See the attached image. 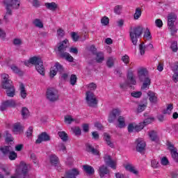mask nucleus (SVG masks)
<instances>
[{
    "mask_svg": "<svg viewBox=\"0 0 178 178\" xmlns=\"http://www.w3.org/2000/svg\"><path fill=\"white\" fill-rule=\"evenodd\" d=\"M1 86L2 88L6 90V94L7 97L13 98L16 95V89L15 86L12 85V81L9 79V75L7 74H3L1 75Z\"/></svg>",
    "mask_w": 178,
    "mask_h": 178,
    "instance_id": "f257e3e1",
    "label": "nucleus"
},
{
    "mask_svg": "<svg viewBox=\"0 0 178 178\" xmlns=\"http://www.w3.org/2000/svg\"><path fill=\"white\" fill-rule=\"evenodd\" d=\"M138 77L140 81H143L141 90H147L151 86V79L148 77V70L146 68L138 69Z\"/></svg>",
    "mask_w": 178,
    "mask_h": 178,
    "instance_id": "f03ea898",
    "label": "nucleus"
},
{
    "mask_svg": "<svg viewBox=\"0 0 178 178\" xmlns=\"http://www.w3.org/2000/svg\"><path fill=\"white\" fill-rule=\"evenodd\" d=\"M68 42L69 41L67 40H65L60 42V45L58 47V55L60 56V58L67 60V62H73V60H74L73 56H72L70 54L65 51H66V48H67Z\"/></svg>",
    "mask_w": 178,
    "mask_h": 178,
    "instance_id": "7ed1b4c3",
    "label": "nucleus"
},
{
    "mask_svg": "<svg viewBox=\"0 0 178 178\" xmlns=\"http://www.w3.org/2000/svg\"><path fill=\"white\" fill-rule=\"evenodd\" d=\"M144 28L141 26L131 27L129 29V38L133 45H137L138 38L143 35Z\"/></svg>",
    "mask_w": 178,
    "mask_h": 178,
    "instance_id": "20e7f679",
    "label": "nucleus"
},
{
    "mask_svg": "<svg viewBox=\"0 0 178 178\" xmlns=\"http://www.w3.org/2000/svg\"><path fill=\"white\" fill-rule=\"evenodd\" d=\"M6 14L4 16L5 20H8V16H11L12 9H19L20 8V1L19 0H4Z\"/></svg>",
    "mask_w": 178,
    "mask_h": 178,
    "instance_id": "39448f33",
    "label": "nucleus"
},
{
    "mask_svg": "<svg viewBox=\"0 0 178 178\" xmlns=\"http://www.w3.org/2000/svg\"><path fill=\"white\" fill-rule=\"evenodd\" d=\"M29 62L31 65H35V70L41 76H45V68L42 60L37 56H33L29 58Z\"/></svg>",
    "mask_w": 178,
    "mask_h": 178,
    "instance_id": "423d86ee",
    "label": "nucleus"
},
{
    "mask_svg": "<svg viewBox=\"0 0 178 178\" xmlns=\"http://www.w3.org/2000/svg\"><path fill=\"white\" fill-rule=\"evenodd\" d=\"M46 98L50 102H56V101H58V99H59V95L58 94V90L53 88H48L46 92Z\"/></svg>",
    "mask_w": 178,
    "mask_h": 178,
    "instance_id": "0eeeda50",
    "label": "nucleus"
},
{
    "mask_svg": "<svg viewBox=\"0 0 178 178\" xmlns=\"http://www.w3.org/2000/svg\"><path fill=\"white\" fill-rule=\"evenodd\" d=\"M28 172L29 167L24 161H21L19 167L16 169L17 175L22 176L23 178H30Z\"/></svg>",
    "mask_w": 178,
    "mask_h": 178,
    "instance_id": "6e6552de",
    "label": "nucleus"
},
{
    "mask_svg": "<svg viewBox=\"0 0 178 178\" xmlns=\"http://www.w3.org/2000/svg\"><path fill=\"white\" fill-rule=\"evenodd\" d=\"M17 106V104L16 103V100L13 99L5 100L1 102L0 106V111L3 112L7 110L8 108H16Z\"/></svg>",
    "mask_w": 178,
    "mask_h": 178,
    "instance_id": "1a4fd4ad",
    "label": "nucleus"
},
{
    "mask_svg": "<svg viewBox=\"0 0 178 178\" xmlns=\"http://www.w3.org/2000/svg\"><path fill=\"white\" fill-rule=\"evenodd\" d=\"M86 102L88 106L94 107L98 104V100L95 98L94 92L88 90L86 92Z\"/></svg>",
    "mask_w": 178,
    "mask_h": 178,
    "instance_id": "9d476101",
    "label": "nucleus"
},
{
    "mask_svg": "<svg viewBox=\"0 0 178 178\" xmlns=\"http://www.w3.org/2000/svg\"><path fill=\"white\" fill-rule=\"evenodd\" d=\"M58 72H59V73H63L65 72V69L63 68V66L60 65V63L56 62L54 66L50 69V77H55Z\"/></svg>",
    "mask_w": 178,
    "mask_h": 178,
    "instance_id": "9b49d317",
    "label": "nucleus"
},
{
    "mask_svg": "<svg viewBox=\"0 0 178 178\" xmlns=\"http://www.w3.org/2000/svg\"><path fill=\"white\" fill-rule=\"evenodd\" d=\"M122 111L119 108L113 109L108 115V123H113L116 120L118 116H120Z\"/></svg>",
    "mask_w": 178,
    "mask_h": 178,
    "instance_id": "f8f14e48",
    "label": "nucleus"
},
{
    "mask_svg": "<svg viewBox=\"0 0 178 178\" xmlns=\"http://www.w3.org/2000/svg\"><path fill=\"white\" fill-rule=\"evenodd\" d=\"M104 162L107 166L111 168V169H116V165H118L116 160H112V156L106 154L104 157Z\"/></svg>",
    "mask_w": 178,
    "mask_h": 178,
    "instance_id": "ddd939ff",
    "label": "nucleus"
},
{
    "mask_svg": "<svg viewBox=\"0 0 178 178\" xmlns=\"http://www.w3.org/2000/svg\"><path fill=\"white\" fill-rule=\"evenodd\" d=\"M136 151L138 152H143V151H145V147H147V144L145 143V141L143 140V138L136 139Z\"/></svg>",
    "mask_w": 178,
    "mask_h": 178,
    "instance_id": "4468645a",
    "label": "nucleus"
},
{
    "mask_svg": "<svg viewBox=\"0 0 178 178\" xmlns=\"http://www.w3.org/2000/svg\"><path fill=\"white\" fill-rule=\"evenodd\" d=\"M98 173L101 178H104L106 177V176H109L111 171L106 165H103L99 167Z\"/></svg>",
    "mask_w": 178,
    "mask_h": 178,
    "instance_id": "2eb2a0df",
    "label": "nucleus"
},
{
    "mask_svg": "<svg viewBox=\"0 0 178 178\" xmlns=\"http://www.w3.org/2000/svg\"><path fill=\"white\" fill-rule=\"evenodd\" d=\"M51 140V136L47 134V132H42L38 136V139L36 140V144H41L42 141L47 142Z\"/></svg>",
    "mask_w": 178,
    "mask_h": 178,
    "instance_id": "dca6fc26",
    "label": "nucleus"
},
{
    "mask_svg": "<svg viewBox=\"0 0 178 178\" xmlns=\"http://www.w3.org/2000/svg\"><path fill=\"white\" fill-rule=\"evenodd\" d=\"M171 70L174 73L172 75V80L174 83L178 81V62H175L172 66H171Z\"/></svg>",
    "mask_w": 178,
    "mask_h": 178,
    "instance_id": "f3484780",
    "label": "nucleus"
},
{
    "mask_svg": "<svg viewBox=\"0 0 178 178\" xmlns=\"http://www.w3.org/2000/svg\"><path fill=\"white\" fill-rule=\"evenodd\" d=\"M24 129V127L22 126V124H20V122H17L13 124V131L15 134H19V133H22Z\"/></svg>",
    "mask_w": 178,
    "mask_h": 178,
    "instance_id": "a211bd4d",
    "label": "nucleus"
},
{
    "mask_svg": "<svg viewBox=\"0 0 178 178\" xmlns=\"http://www.w3.org/2000/svg\"><path fill=\"white\" fill-rule=\"evenodd\" d=\"M177 19V15L175 13H170L168 15V26L175 25V22Z\"/></svg>",
    "mask_w": 178,
    "mask_h": 178,
    "instance_id": "6ab92c4d",
    "label": "nucleus"
},
{
    "mask_svg": "<svg viewBox=\"0 0 178 178\" xmlns=\"http://www.w3.org/2000/svg\"><path fill=\"white\" fill-rule=\"evenodd\" d=\"M80 175V171L76 168H73L67 173V177L68 178H76V176Z\"/></svg>",
    "mask_w": 178,
    "mask_h": 178,
    "instance_id": "aec40b11",
    "label": "nucleus"
},
{
    "mask_svg": "<svg viewBox=\"0 0 178 178\" xmlns=\"http://www.w3.org/2000/svg\"><path fill=\"white\" fill-rule=\"evenodd\" d=\"M19 95L23 99H26L27 97V90H26V88L23 83H20L19 85Z\"/></svg>",
    "mask_w": 178,
    "mask_h": 178,
    "instance_id": "412c9836",
    "label": "nucleus"
},
{
    "mask_svg": "<svg viewBox=\"0 0 178 178\" xmlns=\"http://www.w3.org/2000/svg\"><path fill=\"white\" fill-rule=\"evenodd\" d=\"M147 95L149 97V99L152 104H156V101H158V97L156 96V94H155L152 91H149L147 92Z\"/></svg>",
    "mask_w": 178,
    "mask_h": 178,
    "instance_id": "4be33fe9",
    "label": "nucleus"
},
{
    "mask_svg": "<svg viewBox=\"0 0 178 178\" xmlns=\"http://www.w3.org/2000/svg\"><path fill=\"white\" fill-rule=\"evenodd\" d=\"M49 159L51 166H56V165H58L59 163V158L55 154L50 155Z\"/></svg>",
    "mask_w": 178,
    "mask_h": 178,
    "instance_id": "5701e85b",
    "label": "nucleus"
},
{
    "mask_svg": "<svg viewBox=\"0 0 178 178\" xmlns=\"http://www.w3.org/2000/svg\"><path fill=\"white\" fill-rule=\"evenodd\" d=\"M86 147L88 152H90L91 154H93V155H98V154H99V152H98L97 149H95L92 145L88 143L86 145Z\"/></svg>",
    "mask_w": 178,
    "mask_h": 178,
    "instance_id": "b1692460",
    "label": "nucleus"
},
{
    "mask_svg": "<svg viewBox=\"0 0 178 178\" xmlns=\"http://www.w3.org/2000/svg\"><path fill=\"white\" fill-rule=\"evenodd\" d=\"M127 80H129V84H132L133 86L137 84V81H136V79H134V74H133L132 72H128Z\"/></svg>",
    "mask_w": 178,
    "mask_h": 178,
    "instance_id": "393cba45",
    "label": "nucleus"
},
{
    "mask_svg": "<svg viewBox=\"0 0 178 178\" xmlns=\"http://www.w3.org/2000/svg\"><path fill=\"white\" fill-rule=\"evenodd\" d=\"M149 136L152 141H154L155 143H158V141H159V138H158V133L155 131H151L149 132Z\"/></svg>",
    "mask_w": 178,
    "mask_h": 178,
    "instance_id": "a878e982",
    "label": "nucleus"
},
{
    "mask_svg": "<svg viewBox=\"0 0 178 178\" xmlns=\"http://www.w3.org/2000/svg\"><path fill=\"white\" fill-rule=\"evenodd\" d=\"M118 127L120 129H123L126 127V119L123 116H119L118 118Z\"/></svg>",
    "mask_w": 178,
    "mask_h": 178,
    "instance_id": "bb28decb",
    "label": "nucleus"
},
{
    "mask_svg": "<svg viewBox=\"0 0 178 178\" xmlns=\"http://www.w3.org/2000/svg\"><path fill=\"white\" fill-rule=\"evenodd\" d=\"M84 172L88 173V175H94L95 170H94V168L92 166L89 165H84L83 166Z\"/></svg>",
    "mask_w": 178,
    "mask_h": 178,
    "instance_id": "cd10ccee",
    "label": "nucleus"
},
{
    "mask_svg": "<svg viewBox=\"0 0 178 178\" xmlns=\"http://www.w3.org/2000/svg\"><path fill=\"white\" fill-rule=\"evenodd\" d=\"M44 6H46L47 9H49V10H52L53 12L56 10L58 8V5L56 4L55 2L45 3Z\"/></svg>",
    "mask_w": 178,
    "mask_h": 178,
    "instance_id": "c85d7f7f",
    "label": "nucleus"
},
{
    "mask_svg": "<svg viewBox=\"0 0 178 178\" xmlns=\"http://www.w3.org/2000/svg\"><path fill=\"white\" fill-rule=\"evenodd\" d=\"M33 24L38 29L44 28V23H42V21L38 18H36L33 21Z\"/></svg>",
    "mask_w": 178,
    "mask_h": 178,
    "instance_id": "c756f323",
    "label": "nucleus"
},
{
    "mask_svg": "<svg viewBox=\"0 0 178 178\" xmlns=\"http://www.w3.org/2000/svg\"><path fill=\"white\" fill-rule=\"evenodd\" d=\"M58 136L63 141L64 143H66L67 140H69V136H67V134L65 131H58Z\"/></svg>",
    "mask_w": 178,
    "mask_h": 178,
    "instance_id": "7c9ffc66",
    "label": "nucleus"
},
{
    "mask_svg": "<svg viewBox=\"0 0 178 178\" xmlns=\"http://www.w3.org/2000/svg\"><path fill=\"white\" fill-rule=\"evenodd\" d=\"M115 60H116V58H115L113 56L108 57L106 63V66L109 68L113 67Z\"/></svg>",
    "mask_w": 178,
    "mask_h": 178,
    "instance_id": "2f4dec72",
    "label": "nucleus"
},
{
    "mask_svg": "<svg viewBox=\"0 0 178 178\" xmlns=\"http://www.w3.org/2000/svg\"><path fill=\"white\" fill-rule=\"evenodd\" d=\"M96 61L97 63H102L104 60H105V56H104V53L98 52L96 53Z\"/></svg>",
    "mask_w": 178,
    "mask_h": 178,
    "instance_id": "473e14b6",
    "label": "nucleus"
},
{
    "mask_svg": "<svg viewBox=\"0 0 178 178\" xmlns=\"http://www.w3.org/2000/svg\"><path fill=\"white\" fill-rule=\"evenodd\" d=\"M13 149V148L11 146H4L0 148V151L3 155H8Z\"/></svg>",
    "mask_w": 178,
    "mask_h": 178,
    "instance_id": "72a5a7b5",
    "label": "nucleus"
},
{
    "mask_svg": "<svg viewBox=\"0 0 178 178\" xmlns=\"http://www.w3.org/2000/svg\"><path fill=\"white\" fill-rule=\"evenodd\" d=\"M21 115L23 119H27V118L30 116V111H29V108H27V107H22L21 110Z\"/></svg>",
    "mask_w": 178,
    "mask_h": 178,
    "instance_id": "f704fd0d",
    "label": "nucleus"
},
{
    "mask_svg": "<svg viewBox=\"0 0 178 178\" xmlns=\"http://www.w3.org/2000/svg\"><path fill=\"white\" fill-rule=\"evenodd\" d=\"M11 70H13V73L16 74H19V76H23V71L20 70L19 67L16 65H11L10 66Z\"/></svg>",
    "mask_w": 178,
    "mask_h": 178,
    "instance_id": "c9c22d12",
    "label": "nucleus"
},
{
    "mask_svg": "<svg viewBox=\"0 0 178 178\" xmlns=\"http://www.w3.org/2000/svg\"><path fill=\"white\" fill-rule=\"evenodd\" d=\"M155 120V118L154 117L148 116L143 122H142V124L145 127V126L152 123Z\"/></svg>",
    "mask_w": 178,
    "mask_h": 178,
    "instance_id": "e433bc0d",
    "label": "nucleus"
},
{
    "mask_svg": "<svg viewBox=\"0 0 178 178\" xmlns=\"http://www.w3.org/2000/svg\"><path fill=\"white\" fill-rule=\"evenodd\" d=\"M142 13H143V11H141V8H137L135 10V13L134 15V20H138L139 17H141Z\"/></svg>",
    "mask_w": 178,
    "mask_h": 178,
    "instance_id": "4c0bfd02",
    "label": "nucleus"
},
{
    "mask_svg": "<svg viewBox=\"0 0 178 178\" xmlns=\"http://www.w3.org/2000/svg\"><path fill=\"white\" fill-rule=\"evenodd\" d=\"M125 169L126 170L131 172V173H134V175H138V171L131 165H127Z\"/></svg>",
    "mask_w": 178,
    "mask_h": 178,
    "instance_id": "58836bf2",
    "label": "nucleus"
},
{
    "mask_svg": "<svg viewBox=\"0 0 178 178\" xmlns=\"http://www.w3.org/2000/svg\"><path fill=\"white\" fill-rule=\"evenodd\" d=\"M129 86H130V83L129 81H125L124 82L120 83V88L123 90V91H126L127 88H129Z\"/></svg>",
    "mask_w": 178,
    "mask_h": 178,
    "instance_id": "ea45409f",
    "label": "nucleus"
},
{
    "mask_svg": "<svg viewBox=\"0 0 178 178\" xmlns=\"http://www.w3.org/2000/svg\"><path fill=\"white\" fill-rule=\"evenodd\" d=\"M104 140L107 145H108L111 148H113V143L111 141V136L108 134H104Z\"/></svg>",
    "mask_w": 178,
    "mask_h": 178,
    "instance_id": "a19ab883",
    "label": "nucleus"
},
{
    "mask_svg": "<svg viewBox=\"0 0 178 178\" xmlns=\"http://www.w3.org/2000/svg\"><path fill=\"white\" fill-rule=\"evenodd\" d=\"M71 130L75 136H81V129L79 127H72Z\"/></svg>",
    "mask_w": 178,
    "mask_h": 178,
    "instance_id": "79ce46f5",
    "label": "nucleus"
},
{
    "mask_svg": "<svg viewBox=\"0 0 178 178\" xmlns=\"http://www.w3.org/2000/svg\"><path fill=\"white\" fill-rule=\"evenodd\" d=\"M64 122L67 124H72V122H74V119L72 118V115H67L64 117Z\"/></svg>",
    "mask_w": 178,
    "mask_h": 178,
    "instance_id": "37998d69",
    "label": "nucleus"
},
{
    "mask_svg": "<svg viewBox=\"0 0 178 178\" xmlns=\"http://www.w3.org/2000/svg\"><path fill=\"white\" fill-rule=\"evenodd\" d=\"M166 145L168 147V149L170 150V152H173L174 151H177V148L175 147V145L171 142L168 141L166 143Z\"/></svg>",
    "mask_w": 178,
    "mask_h": 178,
    "instance_id": "c03bdc74",
    "label": "nucleus"
},
{
    "mask_svg": "<svg viewBox=\"0 0 178 178\" xmlns=\"http://www.w3.org/2000/svg\"><path fill=\"white\" fill-rule=\"evenodd\" d=\"M173 110V104H168L166 109L163 110V113L164 115H170L172 111Z\"/></svg>",
    "mask_w": 178,
    "mask_h": 178,
    "instance_id": "a18cd8bd",
    "label": "nucleus"
},
{
    "mask_svg": "<svg viewBox=\"0 0 178 178\" xmlns=\"http://www.w3.org/2000/svg\"><path fill=\"white\" fill-rule=\"evenodd\" d=\"M122 10H123L122 6L118 5L114 7V13H115V15H120L122 13Z\"/></svg>",
    "mask_w": 178,
    "mask_h": 178,
    "instance_id": "49530a36",
    "label": "nucleus"
},
{
    "mask_svg": "<svg viewBox=\"0 0 178 178\" xmlns=\"http://www.w3.org/2000/svg\"><path fill=\"white\" fill-rule=\"evenodd\" d=\"M76 83H77V76L76 74H72L70 79V84L71 86H76Z\"/></svg>",
    "mask_w": 178,
    "mask_h": 178,
    "instance_id": "de8ad7c7",
    "label": "nucleus"
},
{
    "mask_svg": "<svg viewBox=\"0 0 178 178\" xmlns=\"http://www.w3.org/2000/svg\"><path fill=\"white\" fill-rule=\"evenodd\" d=\"M8 154V158L10 161H15V159L17 158V154L13 151L10 152Z\"/></svg>",
    "mask_w": 178,
    "mask_h": 178,
    "instance_id": "09e8293b",
    "label": "nucleus"
},
{
    "mask_svg": "<svg viewBox=\"0 0 178 178\" xmlns=\"http://www.w3.org/2000/svg\"><path fill=\"white\" fill-rule=\"evenodd\" d=\"M144 125L142 122H140L138 124H135V129L134 131L138 133V131H141L143 129H144Z\"/></svg>",
    "mask_w": 178,
    "mask_h": 178,
    "instance_id": "8fccbe9b",
    "label": "nucleus"
},
{
    "mask_svg": "<svg viewBox=\"0 0 178 178\" xmlns=\"http://www.w3.org/2000/svg\"><path fill=\"white\" fill-rule=\"evenodd\" d=\"M6 134V143H10L13 141V138H12V135L9 134V131H6L5 132Z\"/></svg>",
    "mask_w": 178,
    "mask_h": 178,
    "instance_id": "3c124183",
    "label": "nucleus"
},
{
    "mask_svg": "<svg viewBox=\"0 0 178 178\" xmlns=\"http://www.w3.org/2000/svg\"><path fill=\"white\" fill-rule=\"evenodd\" d=\"M101 23L103 26H108L109 24V18L104 16L101 19Z\"/></svg>",
    "mask_w": 178,
    "mask_h": 178,
    "instance_id": "603ef678",
    "label": "nucleus"
},
{
    "mask_svg": "<svg viewBox=\"0 0 178 178\" xmlns=\"http://www.w3.org/2000/svg\"><path fill=\"white\" fill-rule=\"evenodd\" d=\"M131 97H133L134 98H140L141 96L143 95V92H141V91H134L131 93Z\"/></svg>",
    "mask_w": 178,
    "mask_h": 178,
    "instance_id": "864d4df0",
    "label": "nucleus"
},
{
    "mask_svg": "<svg viewBox=\"0 0 178 178\" xmlns=\"http://www.w3.org/2000/svg\"><path fill=\"white\" fill-rule=\"evenodd\" d=\"M168 29L170 30L171 35H175L177 33V28L175 25L168 26Z\"/></svg>",
    "mask_w": 178,
    "mask_h": 178,
    "instance_id": "5fc2aeb1",
    "label": "nucleus"
},
{
    "mask_svg": "<svg viewBox=\"0 0 178 178\" xmlns=\"http://www.w3.org/2000/svg\"><path fill=\"white\" fill-rule=\"evenodd\" d=\"M144 38H146V40H151V38H152V36L151 35V31H149L148 28H147L145 31Z\"/></svg>",
    "mask_w": 178,
    "mask_h": 178,
    "instance_id": "6e6d98bb",
    "label": "nucleus"
},
{
    "mask_svg": "<svg viewBox=\"0 0 178 178\" xmlns=\"http://www.w3.org/2000/svg\"><path fill=\"white\" fill-rule=\"evenodd\" d=\"M88 90H90V91H95L97 90V84L95 83H90L87 85Z\"/></svg>",
    "mask_w": 178,
    "mask_h": 178,
    "instance_id": "4d7b16f0",
    "label": "nucleus"
},
{
    "mask_svg": "<svg viewBox=\"0 0 178 178\" xmlns=\"http://www.w3.org/2000/svg\"><path fill=\"white\" fill-rule=\"evenodd\" d=\"M170 154H171V156H172V159L175 162H178V153H177V150H175L174 152H171Z\"/></svg>",
    "mask_w": 178,
    "mask_h": 178,
    "instance_id": "13d9d810",
    "label": "nucleus"
},
{
    "mask_svg": "<svg viewBox=\"0 0 178 178\" xmlns=\"http://www.w3.org/2000/svg\"><path fill=\"white\" fill-rule=\"evenodd\" d=\"M170 48L173 52H177V42L174 41L172 42Z\"/></svg>",
    "mask_w": 178,
    "mask_h": 178,
    "instance_id": "bf43d9fd",
    "label": "nucleus"
},
{
    "mask_svg": "<svg viewBox=\"0 0 178 178\" xmlns=\"http://www.w3.org/2000/svg\"><path fill=\"white\" fill-rule=\"evenodd\" d=\"M140 54V55H144L145 54V46H144V43H142L139 45Z\"/></svg>",
    "mask_w": 178,
    "mask_h": 178,
    "instance_id": "052dcab7",
    "label": "nucleus"
},
{
    "mask_svg": "<svg viewBox=\"0 0 178 178\" xmlns=\"http://www.w3.org/2000/svg\"><path fill=\"white\" fill-rule=\"evenodd\" d=\"M135 124H133V123H131L128 125V132L129 133H133L135 131Z\"/></svg>",
    "mask_w": 178,
    "mask_h": 178,
    "instance_id": "680f3d73",
    "label": "nucleus"
},
{
    "mask_svg": "<svg viewBox=\"0 0 178 178\" xmlns=\"http://www.w3.org/2000/svg\"><path fill=\"white\" fill-rule=\"evenodd\" d=\"M155 25L156 26V27H159V29H161V27L163 26V22L161 19H157L155 20Z\"/></svg>",
    "mask_w": 178,
    "mask_h": 178,
    "instance_id": "e2e57ef3",
    "label": "nucleus"
},
{
    "mask_svg": "<svg viewBox=\"0 0 178 178\" xmlns=\"http://www.w3.org/2000/svg\"><path fill=\"white\" fill-rule=\"evenodd\" d=\"M147 108V105L145 104H140L138 106V112L139 113H141V112H143V111H145V108Z\"/></svg>",
    "mask_w": 178,
    "mask_h": 178,
    "instance_id": "0e129e2a",
    "label": "nucleus"
},
{
    "mask_svg": "<svg viewBox=\"0 0 178 178\" xmlns=\"http://www.w3.org/2000/svg\"><path fill=\"white\" fill-rule=\"evenodd\" d=\"M152 168H154V169H156L159 168V162L156 160H152Z\"/></svg>",
    "mask_w": 178,
    "mask_h": 178,
    "instance_id": "69168bd1",
    "label": "nucleus"
},
{
    "mask_svg": "<svg viewBox=\"0 0 178 178\" xmlns=\"http://www.w3.org/2000/svg\"><path fill=\"white\" fill-rule=\"evenodd\" d=\"M122 60L124 62V63H125V65H127L129 62H130V58L129 56L124 55L122 57Z\"/></svg>",
    "mask_w": 178,
    "mask_h": 178,
    "instance_id": "338daca9",
    "label": "nucleus"
},
{
    "mask_svg": "<svg viewBox=\"0 0 178 178\" xmlns=\"http://www.w3.org/2000/svg\"><path fill=\"white\" fill-rule=\"evenodd\" d=\"M161 165L166 166L169 163V160L166 157H163L161 161Z\"/></svg>",
    "mask_w": 178,
    "mask_h": 178,
    "instance_id": "774afa93",
    "label": "nucleus"
}]
</instances>
